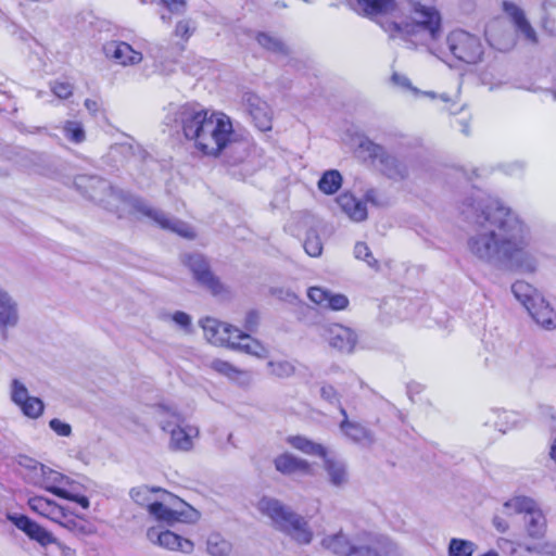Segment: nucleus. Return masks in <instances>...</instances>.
Returning a JSON list of instances; mask_svg holds the SVG:
<instances>
[{
    "mask_svg": "<svg viewBox=\"0 0 556 556\" xmlns=\"http://www.w3.org/2000/svg\"><path fill=\"white\" fill-rule=\"evenodd\" d=\"M459 211L478 227L467 240V249L475 258L502 270L523 274L538 270V257L530 249V226L516 211L481 189L473 190Z\"/></svg>",
    "mask_w": 556,
    "mask_h": 556,
    "instance_id": "nucleus-1",
    "label": "nucleus"
},
{
    "mask_svg": "<svg viewBox=\"0 0 556 556\" xmlns=\"http://www.w3.org/2000/svg\"><path fill=\"white\" fill-rule=\"evenodd\" d=\"M75 186L90 200L110 205V199L128 204L136 212L155 222L162 229L173 231L184 238H194L193 229L185 222L168 216L165 212L150 206L143 199L117 189L98 176L81 175L75 178Z\"/></svg>",
    "mask_w": 556,
    "mask_h": 556,
    "instance_id": "nucleus-2",
    "label": "nucleus"
},
{
    "mask_svg": "<svg viewBox=\"0 0 556 556\" xmlns=\"http://www.w3.org/2000/svg\"><path fill=\"white\" fill-rule=\"evenodd\" d=\"M321 544L337 556H403L389 536L371 532L350 536L340 531L324 538Z\"/></svg>",
    "mask_w": 556,
    "mask_h": 556,
    "instance_id": "nucleus-3",
    "label": "nucleus"
},
{
    "mask_svg": "<svg viewBox=\"0 0 556 556\" xmlns=\"http://www.w3.org/2000/svg\"><path fill=\"white\" fill-rule=\"evenodd\" d=\"M258 509L263 515L269 517L280 531L290 535L298 543L309 544L312 542L313 532L305 518L283 505L279 500L264 496L258 502Z\"/></svg>",
    "mask_w": 556,
    "mask_h": 556,
    "instance_id": "nucleus-4",
    "label": "nucleus"
},
{
    "mask_svg": "<svg viewBox=\"0 0 556 556\" xmlns=\"http://www.w3.org/2000/svg\"><path fill=\"white\" fill-rule=\"evenodd\" d=\"M418 15L419 18L413 22H387L381 24V26L392 38L401 37L414 43L417 41L437 40L441 36V17L439 12L432 8H424L418 12Z\"/></svg>",
    "mask_w": 556,
    "mask_h": 556,
    "instance_id": "nucleus-5",
    "label": "nucleus"
},
{
    "mask_svg": "<svg viewBox=\"0 0 556 556\" xmlns=\"http://www.w3.org/2000/svg\"><path fill=\"white\" fill-rule=\"evenodd\" d=\"M154 407L161 429L170 434V450L190 451L193 446L192 437L198 434V429L182 427L185 419L175 406L167 403H157Z\"/></svg>",
    "mask_w": 556,
    "mask_h": 556,
    "instance_id": "nucleus-6",
    "label": "nucleus"
},
{
    "mask_svg": "<svg viewBox=\"0 0 556 556\" xmlns=\"http://www.w3.org/2000/svg\"><path fill=\"white\" fill-rule=\"evenodd\" d=\"M199 323L206 341L212 345H219L222 348H252V344H260L257 340L238 327L216 318L204 317Z\"/></svg>",
    "mask_w": 556,
    "mask_h": 556,
    "instance_id": "nucleus-7",
    "label": "nucleus"
},
{
    "mask_svg": "<svg viewBox=\"0 0 556 556\" xmlns=\"http://www.w3.org/2000/svg\"><path fill=\"white\" fill-rule=\"evenodd\" d=\"M232 124L227 115L217 113L215 122L206 137L205 143L201 144V153L206 156L217 157L225 153L237 152L241 143L233 140Z\"/></svg>",
    "mask_w": 556,
    "mask_h": 556,
    "instance_id": "nucleus-8",
    "label": "nucleus"
},
{
    "mask_svg": "<svg viewBox=\"0 0 556 556\" xmlns=\"http://www.w3.org/2000/svg\"><path fill=\"white\" fill-rule=\"evenodd\" d=\"M503 514H525L527 532L532 538H540L545 532L546 520L534 500L528 496H515L503 505Z\"/></svg>",
    "mask_w": 556,
    "mask_h": 556,
    "instance_id": "nucleus-9",
    "label": "nucleus"
},
{
    "mask_svg": "<svg viewBox=\"0 0 556 556\" xmlns=\"http://www.w3.org/2000/svg\"><path fill=\"white\" fill-rule=\"evenodd\" d=\"M358 148L368 153V156L378 161L382 174L394 181H402L408 177L409 168L405 160L389 153L382 146L368 138L361 140Z\"/></svg>",
    "mask_w": 556,
    "mask_h": 556,
    "instance_id": "nucleus-10",
    "label": "nucleus"
},
{
    "mask_svg": "<svg viewBox=\"0 0 556 556\" xmlns=\"http://www.w3.org/2000/svg\"><path fill=\"white\" fill-rule=\"evenodd\" d=\"M446 45L452 55L464 63L476 64L482 59L483 46L480 38L468 31H452L446 38Z\"/></svg>",
    "mask_w": 556,
    "mask_h": 556,
    "instance_id": "nucleus-11",
    "label": "nucleus"
},
{
    "mask_svg": "<svg viewBox=\"0 0 556 556\" xmlns=\"http://www.w3.org/2000/svg\"><path fill=\"white\" fill-rule=\"evenodd\" d=\"M208 114L207 110L194 104L181 105L175 112V123L181 128L184 137L192 142L194 149L201 138Z\"/></svg>",
    "mask_w": 556,
    "mask_h": 556,
    "instance_id": "nucleus-12",
    "label": "nucleus"
},
{
    "mask_svg": "<svg viewBox=\"0 0 556 556\" xmlns=\"http://www.w3.org/2000/svg\"><path fill=\"white\" fill-rule=\"evenodd\" d=\"M184 263L190 268L194 279L213 294L218 295L224 292V286L210 269V265L203 255L194 253L184 257Z\"/></svg>",
    "mask_w": 556,
    "mask_h": 556,
    "instance_id": "nucleus-13",
    "label": "nucleus"
},
{
    "mask_svg": "<svg viewBox=\"0 0 556 556\" xmlns=\"http://www.w3.org/2000/svg\"><path fill=\"white\" fill-rule=\"evenodd\" d=\"M147 538L152 544L169 551H179L185 554H190L194 548L190 540L181 538L169 530H163L161 527L149 528L147 530Z\"/></svg>",
    "mask_w": 556,
    "mask_h": 556,
    "instance_id": "nucleus-14",
    "label": "nucleus"
},
{
    "mask_svg": "<svg viewBox=\"0 0 556 556\" xmlns=\"http://www.w3.org/2000/svg\"><path fill=\"white\" fill-rule=\"evenodd\" d=\"M321 336L331 348H355L358 343L356 331L340 324L324 327Z\"/></svg>",
    "mask_w": 556,
    "mask_h": 556,
    "instance_id": "nucleus-15",
    "label": "nucleus"
},
{
    "mask_svg": "<svg viewBox=\"0 0 556 556\" xmlns=\"http://www.w3.org/2000/svg\"><path fill=\"white\" fill-rule=\"evenodd\" d=\"M106 58L113 60L116 64L128 66L141 62L142 53L136 51L125 41H111L104 46Z\"/></svg>",
    "mask_w": 556,
    "mask_h": 556,
    "instance_id": "nucleus-16",
    "label": "nucleus"
},
{
    "mask_svg": "<svg viewBox=\"0 0 556 556\" xmlns=\"http://www.w3.org/2000/svg\"><path fill=\"white\" fill-rule=\"evenodd\" d=\"M36 475H40V485L48 492L54 494L58 497L66 496V489L62 488V484L68 483V478L61 472H58L43 464L36 463L33 466Z\"/></svg>",
    "mask_w": 556,
    "mask_h": 556,
    "instance_id": "nucleus-17",
    "label": "nucleus"
},
{
    "mask_svg": "<svg viewBox=\"0 0 556 556\" xmlns=\"http://www.w3.org/2000/svg\"><path fill=\"white\" fill-rule=\"evenodd\" d=\"M504 12L509 16L517 33L521 35L527 41L538 43V35L535 29L528 21L525 11L513 2L505 1L503 3Z\"/></svg>",
    "mask_w": 556,
    "mask_h": 556,
    "instance_id": "nucleus-18",
    "label": "nucleus"
},
{
    "mask_svg": "<svg viewBox=\"0 0 556 556\" xmlns=\"http://www.w3.org/2000/svg\"><path fill=\"white\" fill-rule=\"evenodd\" d=\"M351 8L356 13L375 20L391 14L396 3L395 0H354Z\"/></svg>",
    "mask_w": 556,
    "mask_h": 556,
    "instance_id": "nucleus-19",
    "label": "nucleus"
},
{
    "mask_svg": "<svg viewBox=\"0 0 556 556\" xmlns=\"http://www.w3.org/2000/svg\"><path fill=\"white\" fill-rule=\"evenodd\" d=\"M340 414L343 420L340 424V429L346 438L357 444L369 446L375 442L374 432L359 422L351 421L348 418V413L344 407H340Z\"/></svg>",
    "mask_w": 556,
    "mask_h": 556,
    "instance_id": "nucleus-20",
    "label": "nucleus"
},
{
    "mask_svg": "<svg viewBox=\"0 0 556 556\" xmlns=\"http://www.w3.org/2000/svg\"><path fill=\"white\" fill-rule=\"evenodd\" d=\"M307 295L312 302L332 311H341L349 305V299L344 294L332 293L320 287H311Z\"/></svg>",
    "mask_w": 556,
    "mask_h": 556,
    "instance_id": "nucleus-21",
    "label": "nucleus"
},
{
    "mask_svg": "<svg viewBox=\"0 0 556 556\" xmlns=\"http://www.w3.org/2000/svg\"><path fill=\"white\" fill-rule=\"evenodd\" d=\"M247 109L261 131L271 129V112L268 104L255 94H249L245 98Z\"/></svg>",
    "mask_w": 556,
    "mask_h": 556,
    "instance_id": "nucleus-22",
    "label": "nucleus"
},
{
    "mask_svg": "<svg viewBox=\"0 0 556 556\" xmlns=\"http://www.w3.org/2000/svg\"><path fill=\"white\" fill-rule=\"evenodd\" d=\"M274 465L277 471L285 476H291L295 473L312 476V465L303 458H299L290 453H283L278 455L274 459Z\"/></svg>",
    "mask_w": 556,
    "mask_h": 556,
    "instance_id": "nucleus-23",
    "label": "nucleus"
},
{
    "mask_svg": "<svg viewBox=\"0 0 556 556\" xmlns=\"http://www.w3.org/2000/svg\"><path fill=\"white\" fill-rule=\"evenodd\" d=\"M527 311L542 328L546 330L556 328V312L543 296L530 304Z\"/></svg>",
    "mask_w": 556,
    "mask_h": 556,
    "instance_id": "nucleus-24",
    "label": "nucleus"
},
{
    "mask_svg": "<svg viewBox=\"0 0 556 556\" xmlns=\"http://www.w3.org/2000/svg\"><path fill=\"white\" fill-rule=\"evenodd\" d=\"M337 203L353 222H363L367 218L366 204L353 194H340L337 198Z\"/></svg>",
    "mask_w": 556,
    "mask_h": 556,
    "instance_id": "nucleus-25",
    "label": "nucleus"
},
{
    "mask_svg": "<svg viewBox=\"0 0 556 556\" xmlns=\"http://www.w3.org/2000/svg\"><path fill=\"white\" fill-rule=\"evenodd\" d=\"M324 469L331 485L341 488L348 483L349 475L346 464L343 460L327 456L324 459Z\"/></svg>",
    "mask_w": 556,
    "mask_h": 556,
    "instance_id": "nucleus-26",
    "label": "nucleus"
},
{
    "mask_svg": "<svg viewBox=\"0 0 556 556\" xmlns=\"http://www.w3.org/2000/svg\"><path fill=\"white\" fill-rule=\"evenodd\" d=\"M211 367L218 374L227 377L240 386H249L251 382V376L248 371L238 369L228 362L214 359L211 363Z\"/></svg>",
    "mask_w": 556,
    "mask_h": 556,
    "instance_id": "nucleus-27",
    "label": "nucleus"
},
{
    "mask_svg": "<svg viewBox=\"0 0 556 556\" xmlns=\"http://www.w3.org/2000/svg\"><path fill=\"white\" fill-rule=\"evenodd\" d=\"M288 443L292 447L311 456H318L323 459H325L328 456L327 448L324 445L316 443L302 435L289 437Z\"/></svg>",
    "mask_w": 556,
    "mask_h": 556,
    "instance_id": "nucleus-28",
    "label": "nucleus"
},
{
    "mask_svg": "<svg viewBox=\"0 0 556 556\" xmlns=\"http://www.w3.org/2000/svg\"><path fill=\"white\" fill-rule=\"evenodd\" d=\"M511 292L526 308L542 296L533 286L525 280H517L514 282L511 286Z\"/></svg>",
    "mask_w": 556,
    "mask_h": 556,
    "instance_id": "nucleus-29",
    "label": "nucleus"
},
{
    "mask_svg": "<svg viewBox=\"0 0 556 556\" xmlns=\"http://www.w3.org/2000/svg\"><path fill=\"white\" fill-rule=\"evenodd\" d=\"M162 493L165 497H172V494L161 488H149L147 485H140L132 488L129 492L130 497L134 502L141 506H146L148 510L150 505L155 501L152 498L153 494Z\"/></svg>",
    "mask_w": 556,
    "mask_h": 556,
    "instance_id": "nucleus-30",
    "label": "nucleus"
},
{
    "mask_svg": "<svg viewBox=\"0 0 556 556\" xmlns=\"http://www.w3.org/2000/svg\"><path fill=\"white\" fill-rule=\"evenodd\" d=\"M541 10L542 29L549 36H556V1L544 0Z\"/></svg>",
    "mask_w": 556,
    "mask_h": 556,
    "instance_id": "nucleus-31",
    "label": "nucleus"
},
{
    "mask_svg": "<svg viewBox=\"0 0 556 556\" xmlns=\"http://www.w3.org/2000/svg\"><path fill=\"white\" fill-rule=\"evenodd\" d=\"M149 514L152 515L155 519L160 521H165L168 525H172L175 521L180 520L181 513L176 509L169 508L163 502L155 500L149 509Z\"/></svg>",
    "mask_w": 556,
    "mask_h": 556,
    "instance_id": "nucleus-32",
    "label": "nucleus"
},
{
    "mask_svg": "<svg viewBox=\"0 0 556 556\" xmlns=\"http://www.w3.org/2000/svg\"><path fill=\"white\" fill-rule=\"evenodd\" d=\"M342 175L337 169L326 170L319 181L318 189L325 194H334L342 186Z\"/></svg>",
    "mask_w": 556,
    "mask_h": 556,
    "instance_id": "nucleus-33",
    "label": "nucleus"
},
{
    "mask_svg": "<svg viewBox=\"0 0 556 556\" xmlns=\"http://www.w3.org/2000/svg\"><path fill=\"white\" fill-rule=\"evenodd\" d=\"M206 551L211 556H228L232 551V544L219 533H212L206 541Z\"/></svg>",
    "mask_w": 556,
    "mask_h": 556,
    "instance_id": "nucleus-34",
    "label": "nucleus"
},
{
    "mask_svg": "<svg viewBox=\"0 0 556 556\" xmlns=\"http://www.w3.org/2000/svg\"><path fill=\"white\" fill-rule=\"evenodd\" d=\"M477 545L469 540L453 538L447 547L448 556H472Z\"/></svg>",
    "mask_w": 556,
    "mask_h": 556,
    "instance_id": "nucleus-35",
    "label": "nucleus"
},
{
    "mask_svg": "<svg viewBox=\"0 0 556 556\" xmlns=\"http://www.w3.org/2000/svg\"><path fill=\"white\" fill-rule=\"evenodd\" d=\"M256 41L261 47L273 53L283 55L288 53L287 47L283 45L282 41L266 33H258L256 35Z\"/></svg>",
    "mask_w": 556,
    "mask_h": 556,
    "instance_id": "nucleus-36",
    "label": "nucleus"
},
{
    "mask_svg": "<svg viewBox=\"0 0 556 556\" xmlns=\"http://www.w3.org/2000/svg\"><path fill=\"white\" fill-rule=\"evenodd\" d=\"M62 129L65 138L75 144H79L86 139L84 126L79 122L66 121Z\"/></svg>",
    "mask_w": 556,
    "mask_h": 556,
    "instance_id": "nucleus-37",
    "label": "nucleus"
},
{
    "mask_svg": "<svg viewBox=\"0 0 556 556\" xmlns=\"http://www.w3.org/2000/svg\"><path fill=\"white\" fill-rule=\"evenodd\" d=\"M305 252L313 257H317L323 252V242L315 228H309L303 243Z\"/></svg>",
    "mask_w": 556,
    "mask_h": 556,
    "instance_id": "nucleus-38",
    "label": "nucleus"
},
{
    "mask_svg": "<svg viewBox=\"0 0 556 556\" xmlns=\"http://www.w3.org/2000/svg\"><path fill=\"white\" fill-rule=\"evenodd\" d=\"M18 407L26 417L36 419L43 414L45 404L39 397L30 396L18 405Z\"/></svg>",
    "mask_w": 556,
    "mask_h": 556,
    "instance_id": "nucleus-39",
    "label": "nucleus"
},
{
    "mask_svg": "<svg viewBox=\"0 0 556 556\" xmlns=\"http://www.w3.org/2000/svg\"><path fill=\"white\" fill-rule=\"evenodd\" d=\"M492 413L497 417L493 426L503 433L513 428L517 422V417L511 412L493 409Z\"/></svg>",
    "mask_w": 556,
    "mask_h": 556,
    "instance_id": "nucleus-40",
    "label": "nucleus"
},
{
    "mask_svg": "<svg viewBox=\"0 0 556 556\" xmlns=\"http://www.w3.org/2000/svg\"><path fill=\"white\" fill-rule=\"evenodd\" d=\"M61 526L75 534L86 535L91 532L89 526L87 525V522L85 520L77 519L68 513L66 514V517L61 522Z\"/></svg>",
    "mask_w": 556,
    "mask_h": 556,
    "instance_id": "nucleus-41",
    "label": "nucleus"
},
{
    "mask_svg": "<svg viewBox=\"0 0 556 556\" xmlns=\"http://www.w3.org/2000/svg\"><path fill=\"white\" fill-rule=\"evenodd\" d=\"M354 255L358 260H363L375 270L380 269L379 262L372 256L371 251L365 242H357L354 247Z\"/></svg>",
    "mask_w": 556,
    "mask_h": 556,
    "instance_id": "nucleus-42",
    "label": "nucleus"
},
{
    "mask_svg": "<svg viewBox=\"0 0 556 556\" xmlns=\"http://www.w3.org/2000/svg\"><path fill=\"white\" fill-rule=\"evenodd\" d=\"M28 538L38 542L42 546H48L56 542L53 534L38 523L35 525L30 534H28Z\"/></svg>",
    "mask_w": 556,
    "mask_h": 556,
    "instance_id": "nucleus-43",
    "label": "nucleus"
},
{
    "mask_svg": "<svg viewBox=\"0 0 556 556\" xmlns=\"http://www.w3.org/2000/svg\"><path fill=\"white\" fill-rule=\"evenodd\" d=\"M268 367L271 374L279 378H288L295 371L294 365L288 361L268 362Z\"/></svg>",
    "mask_w": 556,
    "mask_h": 556,
    "instance_id": "nucleus-44",
    "label": "nucleus"
},
{
    "mask_svg": "<svg viewBox=\"0 0 556 556\" xmlns=\"http://www.w3.org/2000/svg\"><path fill=\"white\" fill-rule=\"evenodd\" d=\"M53 503L54 501L43 496H33L28 498L29 508L43 517L48 516Z\"/></svg>",
    "mask_w": 556,
    "mask_h": 556,
    "instance_id": "nucleus-45",
    "label": "nucleus"
},
{
    "mask_svg": "<svg viewBox=\"0 0 556 556\" xmlns=\"http://www.w3.org/2000/svg\"><path fill=\"white\" fill-rule=\"evenodd\" d=\"M28 390L23 382L18 379H13L11 382V400L17 406L29 399Z\"/></svg>",
    "mask_w": 556,
    "mask_h": 556,
    "instance_id": "nucleus-46",
    "label": "nucleus"
},
{
    "mask_svg": "<svg viewBox=\"0 0 556 556\" xmlns=\"http://www.w3.org/2000/svg\"><path fill=\"white\" fill-rule=\"evenodd\" d=\"M8 519L12 521V523L20 530H22L27 536L30 534V531L35 527L37 522L31 520L29 517L25 515H9Z\"/></svg>",
    "mask_w": 556,
    "mask_h": 556,
    "instance_id": "nucleus-47",
    "label": "nucleus"
},
{
    "mask_svg": "<svg viewBox=\"0 0 556 556\" xmlns=\"http://www.w3.org/2000/svg\"><path fill=\"white\" fill-rule=\"evenodd\" d=\"M8 519L12 521V523L20 530H22L27 536L30 534V531L35 527L37 522L31 520L29 517L25 515H9Z\"/></svg>",
    "mask_w": 556,
    "mask_h": 556,
    "instance_id": "nucleus-48",
    "label": "nucleus"
},
{
    "mask_svg": "<svg viewBox=\"0 0 556 556\" xmlns=\"http://www.w3.org/2000/svg\"><path fill=\"white\" fill-rule=\"evenodd\" d=\"M519 546L522 547V545ZM523 548L535 556H556V545L549 543L525 545Z\"/></svg>",
    "mask_w": 556,
    "mask_h": 556,
    "instance_id": "nucleus-49",
    "label": "nucleus"
},
{
    "mask_svg": "<svg viewBox=\"0 0 556 556\" xmlns=\"http://www.w3.org/2000/svg\"><path fill=\"white\" fill-rule=\"evenodd\" d=\"M172 321L186 332H191L192 320L191 316L185 312L176 311L170 316Z\"/></svg>",
    "mask_w": 556,
    "mask_h": 556,
    "instance_id": "nucleus-50",
    "label": "nucleus"
},
{
    "mask_svg": "<svg viewBox=\"0 0 556 556\" xmlns=\"http://www.w3.org/2000/svg\"><path fill=\"white\" fill-rule=\"evenodd\" d=\"M320 396L323 400L328 402L331 405H338L339 408L342 407L340 401V394L331 384H323L320 387Z\"/></svg>",
    "mask_w": 556,
    "mask_h": 556,
    "instance_id": "nucleus-51",
    "label": "nucleus"
},
{
    "mask_svg": "<svg viewBox=\"0 0 556 556\" xmlns=\"http://www.w3.org/2000/svg\"><path fill=\"white\" fill-rule=\"evenodd\" d=\"M195 30V25L191 20H181L175 27V35L188 40Z\"/></svg>",
    "mask_w": 556,
    "mask_h": 556,
    "instance_id": "nucleus-52",
    "label": "nucleus"
},
{
    "mask_svg": "<svg viewBox=\"0 0 556 556\" xmlns=\"http://www.w3.org/2000/svg\"><path fill=\"white\" fill-rule=\"evenodd\" d=\"M73 85L67 81L55 80L51 84V91L60 99H67L73 94Z\"/></svg>",
    "mask_w": 556,
    "mask_h": 556,
    "instance_id": "nucleus-53",
    "label": "nucleus"
},
{
    "mask_svg": "<svg viewBox=\"0 0 556 556\" xmlns=\"http://www.w3.org/2000/svg\"><path fill=\"white\" fill-rule=\"evenodd\" d=\"M25 161L27 162L24 164L25 167L40 173V165L46 161V155L37 152H27Z\"/></svg>",
    "mask_w": 556,
    "mask_h": 556,
    "instance_id": "nucleus-54",
    "label": "nucleus"
},
{
    "mask_svg": "<svg viewBox=\"0 0 556 556\" xmlns=\"http://www.w3.org/2000/svg\"><path fill=\"white\" fill-rule=\"evenodd\" d=\"M49 427L60 437H70L72 434L71 425L59 418L51 419L49 421Z\"/></svg>",
    "mask_w": 556,
    "mask_h": 556,
    "instance_id": "nucleus-55",
    "label": "nucleus"
},
{
    "mask_svg": "<svg viewBox=\"0 0 556 556\" xmlns=\"http://www.w3.org/2000/svg\"><path fill=\"white\" fill-rule=\"evenodd\" d=\"M258 314L256 311H250L244 318V330L243 332H247L252 337V333L256 330L258 326Z\"/></svg>",
    "mask_w": 556,
    "mask_h": 556,
    "instance_id": "nucleus-56",
    "label": "nucleus"
},
{
    "mask_svg": "<svg viewBox=\"0 0 556 556\" xmlns=\"http://www.w3.org/2000/svg\"><path fill=\"white\" fill-rule=\"evenodd\" d=\"M503 172L509 176H518L525 172L526 163L522 161H513L502 166Z\"/></svg>",
    "mask_w": 556,
    "mask_h": 556,
    "instance_id": "nucleus-57",
    "label": "nucleus"
},
{
    "mask_svg": "<svg viewBox=\"0 0 556 556\" xmlns=\"http://www.w3.org/2000/svg\"><path fill=\"white\" fill-rule=\"evenodd\" d=\"M66 514H67V510L63 506H61L54 502L46 518H49L50 520L61 525L63 519L66 517Z\"/></svg>",
    "mask_w": 556,
    "mask_h": 556,
    "instance_id": "nucleus-58",
    "label": "nucleus"
},
{
    "mask_svg": "<svg viewBox=\"0 0 556 556\" xmlns=\"http://www.w3.org/2000/svg\"><path fill=\"white\" fill-rule=\"evenodd\" d=\"M216 116H217V112H212L207 116V119L204 124V128L201 134V138L199 139L197 148H195V150H198L199 152H201V144L205 143L206 137H208V132L215 122Z\"/></svg>",
    "mask_w": 556,
    "mask_h": 556,
    "instance_id": "nucleus-59",
    "label": "nucleus"
},
{
    "mask_svg": "<svg viewBox=\"0 0 556 556\" xmlns=\"http://www.w3.org/2000/svg\"><path fill=\"white\" fill-rule=\"evenodd\" d=\"M66 494H67L66 496H61V498L75 502V503L79 504L85 509H87L89 507L90 502L87 496L74 494V493L70 492L68 490H66Z\"/></svg>",
    "mask_w": 556,
    "mask_h": 556,
    "instance_id": "nucleus-60",
    "label": "nucleus"
},
{
    "mask_svg": "<svg viewBox=\"0 0 556 556\" xmlns=\"http://www.w3.org/2000/svg\"><path fill=\"white\" fill-rule=\"evenodd\" d=\"M271 293L275 296H277V298L281 299V300L288 301V302H293V301H295L298 299L295 293L292 292V291H289V290L273 289Z\"/></svg>",
    "mask_w": 556,
    "mask_h": 556,
    "instance_id": "nucleus-61",
    "label": "nucleus"
},
{
    "mask_svg": "<svg viewBox=\"0 0 556 556\" xmlns=\"http://www.w3.org/2000/svg\"><path fill=\"white\" fill-rule=\"evenodd\" d=\"M492 523L494 526V528L501 532V533H504L508 530L509 528V525L508 522L501 516L498 515H495L492 519Z\"/></svg>",
    "mask_w": 556,
    "mask_h": 556,
    "instance_id": "nucleus-62",
    "label": "nucleus"
},
{
    "mask_svg": "<svg viewBox=\"0 0 556 556\" xmlns=\"http://www.w3.org/2000/svg\"><path fill=\"white\" fill-rule=\"evenodd\" d=\"M424 390V387L418 382H409L407 384V395L412 402H415V395H418Z\"/></svg>",
    "mask_w": 556,
    "mask_h": 556,
    "instance_id": "nucleus-63",
    "label": "nucleus"
},
{
    "mask_svg": "<svg viewBox=\"0 0 556 556\" xmlns=\"http://www.w3.org/2000/svg\"><path fill=\"white\" fill-rule=\"evenodd\" d=\"M84 105L91 115H96L100 110V104L98 101L92 99H86Z\"/></svg>",
    "mask_w": 556,
    "mask_h": 556,
    "instance_id": "nucleus-64",
    "label": "nucleus"
}]
</instances>
